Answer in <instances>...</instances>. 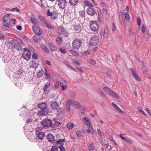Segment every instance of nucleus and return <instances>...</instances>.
Returning <instances> with one entry per match:
<instances>
[{"label":"nucleus","instance_id":"f257e3e1","mask_svg":"<svg viewBox=\"0 0 151 151\" xmlns=\"http://www.w3.org/2000/svg\"><path fill=\"white\" fill-rule=\"evenodd\" d=\"M11 19L6 15L4 16L3 18V22L4 26L2 27L3 29H5L6 27H9L10 24Z\"/></svg>","mask_w":151,"mask_h":151},{"label":"nucleus","instance_id":"f03ea898","mask_svg":"<svg viewBox=\"0 0 151 151\" xmlns=\"http://www.w3.org/2000/svg\"><path fill=\"white\" fill-rule=\"evenodd\" d=\"M82 43V41L79 39L75 38L73 42V47L74 49H78L80 47Z\"/></svg>","mask_w":151,"mask_h":151},{"label":"nucleus","instance_id":"7ed1b4c3","mask_svg":"<svg viewBox=\"0 0 151 151\" xmlns=\"http://www.w3.org/2000/svg\"><path fill=\"white\" fill-rule=\"evenodd\" d=\"M104 89L107 93L110 95L113 98H116L117 99H119V97L118 95L114 91L111 90L110 88L107 87H104Z\"/></svg>","mask_w":151,"mask_h":151},{"label":"nucleus","instance_id":"20e7f679","mask_svg":"<svg viewBox=\"0 0 151 151\" xmlns=\"http://www.w3.org/2000/svg\"><path fill=\"white\" fill-rule=\"evenodd\" d=\"M41 124L44 127H50L52 125V123L50 119H45L41 122Z\"/></svg>","mask_w":151,"mask_h":151},{"label":"nucleus","instance_id":"39448f33","mask_svg":"<svg viewBox=\"0 0 151 151\" xmlns=\"http://www.w3.org/2000/svg\"><path fill=\"white\" fill-rule=\"evenodd\" d=\"M90 27L92 31H96L99 28V24L98 22L96 21L91 22L90 24Z\"/></svg>","mask_w":151,"mask_h":151},{"label":"nucleus","instance_id":"423d86ee","mask_svg":"<svg viewBox=\"0 0 151 151\" xmlns=\"http://www.w3.org/2000/svg\"><path fill=\"white\" fill-rule=\"evenodd\" d=\"M57 2L58 5L60 9H64L67 6V2L66 0H58Z\"/></svg>","mask_w":151,"mask_h":151},{"label":"nucleus","instance_id":"0eeeda50","mask_svg":"<svg viewBox=\"0 0 151 151\" xmlns=\"http://www.w3.org/2000/svg\"><path fill=\"white\" fill-rule=\"evenodd\" d=\"M39 129L38 128H37L35 129V134L37 135L39 139L42 140L44 137L45 134L44 132H39L38 131Z\"/></svg>","mask_w":151,"mask_h":151},{"label":"nucleus","instance_id":"6e6552de","mask_svg":"<svg viewBox=\"0 0 151 151\" xmlns=\"http://www.w3.org/2000/svg\"><path fill=\"white\" fill-rule=\"evenodd\" d=\"M99 40L98 37L96 35L92 36L91 37V40L90 43L91 45H95L99 42Z\"/></svg>","mask_w":151,"mask_h":151},{"label":"nucleus","instance_id":"1a4fd4ad","mask_svg":"<svg viewBox=\"0 0 151 151\" xmlns=\"http://www.w3.org/2000/svg\"><path fill=\"white\" fill-rule=\"evenodd\" d=\"M23 42L21 40L19 39H18L17 40V42L15 44L16 49L18 50H21L22 49V46L23 44Z\"/></svg>","mask_w":151,"mask_h":151},{"label":"nucleus","instance_id":"9d476101","mask_svg":"<svg viewBox=\"0 0 151 151\" xmlns=\"http://www.w3.org/2000/svg\"><path fill=\"white\" fill-rule=\"evenodd\" d=\"M53 12H51L50 9H48L46 12L47 16L51 17V19L53 20H55L57 18V16L55 15Z\"/></svg>","mask_w":151,"mask_h":151},{"label":"nucleus","instance_id":"9b49d317","mask_svg":"<svg viewBox=\"0 0 151 151\" xmlns=\"http://www.w3.org/2000/svg\"><path fill=\"white\" fill-rule=\"evenodd\" d=\"M87 14L91 16H93L96 13L95 10L91 7H88L86 10Z\"/></svg>","mask_w":151,"mask_h":151},{"label":"nucleus","instance_id":"f8f14e48","mask_svg":"<svg viewBox=\"0 0 151 151\" xmlns=\"http://www.w3.org/2000/svg\"><path fill=\"white\" fill-rule=\"evenodd\" d=\"M129 69L131 72L133 76L135 79L137 81H140L141 80L140 78L138 76L134 70L132 68H130Z\"/></svg>","mask_w":151,"mask_h":151},{"label":"nucleus","instance_id":"ddd939ff","mask_svg":"<svg viewBox=\"0 0 151 151\" xmlns=\"http://www.w3.org/2000/svg\"><path fill=\"white\" fill-rule=\"evenodd\" d=\"M129 69L131 72L133 76L135 79L137 81H140L141 80L140 78L138 76L134 70L132 68H130Z\"/></svg>","mask_w":151,"mask_h":151},{"label":"nucleus","instance_id":"4468645a","mask_svg":"<svg viewBox=\"0 0 151 151\" xmlns=\"http://www.w3.org/2000/svg\"><path fill=\"white\" fill-rule=\"evenodd\" d=\"M6 44L9 49H12L15 47V43L13 40L8 41Z\"/></svg>","mask_w":151,"mask_h":151},{"label":"nucleus","instance_id":"2eb2a0df","mask_svg":"<svg viewBox=\"0 0 151 151\" xmlns=\"http://www.w3.org/2000/svg\"><path fill=\"white\" fill-rule=\"evenodd\" d=\"M32 28L33 31L36 34L40 35L42 34V32L40 28L34 25L32 26Z\"/></svg>","mask_w":151,"mask_h":151},{"label":"nucleus","instance_id":"dca6fc26","mask_svg":"<svg viewBox=\"0 0 151 151\" xmlns=\"http://www.w3.org/2000/svg\"><path fill=\"white\" fill-rule=\"evenodd\" d=\"M58 32L59 33L63 34L65 36L68 35V33L67 31L63 27H61L58 29Z\"/></svg>","mask_w":151,"mask_h":151},{"label":"nucleus","instance_id":"f3484780","mask_svg":"<svg viewBox=\"0 0 151 151\" xmlns=\"http://www.w3.org/2000/svg\"><path fill=\"white\" fill-rule=\"evenodd\" d=\"M83 120L84 121L85 124L88 128H90L92 126V124L91 123V121L88 118L85 117H84Z\"/></svg>","mask_w":151,"mask_h":151},{"label":"nucleus","instance_id":"a211bd4d","mask_svg":"<svg viewBox=\"0 0 151 151\" xmlns=\"http://www.w3.org/2000/svg\"><path fill=\"white\" fill-rule=\"evenodd\" d=\"M119 136L125 142H128L129 143L131 144H132L133 143V142L132 140L129 138L123 137L121 134H119Z\"/></svg>","mask_w":151,"mask_h":151},{"label":"nucleus","instance_id":"6ab92c4d","mask_svg":"<svg viewBox=\"0 0 151 151\" xmlns=\"http://www.w3.org/2000/svg\"><path fill=\"white\" fill-rule=\"evenodd\" d=\"M48 112V110L47 109L43 110L42 111H40L37 113V115L40 117L41 116L46 115Z\"/></svg>","mask_w":151,"mask_h":151},{"label":"nucleus","instance_id":"aec40b11","mask_svg":"<svg viewBox=\"0 0 151 151\" xmlns=\"http://www.w3.org/2000/svg\"><path fill=\"white\" fill-rule=\"evenodd\" d=\"M51 106L53 109L57 110L59 109V104L56 101L52 102L51 104Z\"/></svg>","mask_w":151,"mask_h":151},{"label":"nucleus","instance_id":"412c9836","mask_svg":"<svg viewBox=\"0 0 151 151\" xmlns=\"http://www.w3.org/2000/svg\"><path fill=\"white\" fill-rule=\"evenodd\" d=\"M41 48L47 53H49V51L47 46L45 44H40Z\"/></svg>","mask_w":151,"mask_h":151},{"label":"nucleus","instance_id":"4be33fe9","mask_svg":"<svg viewBox=\"0 0 151 151\" xmlns=\"http://www.w3.org/2000/svg\"><path fill=\"white\" fill-rule=\"evenodd\" d=\"M30 53H31L30 51H28L27 53L24 56V54H23L22 55V57L24 59L27 60H28L30 59Z\"/></svg>","mask_w":151,"mask_h":151},{"label":"nucleus","instance_id":"5701e85b","mask_svg":"<svg viewBox=\"0 0 151 151\" xmlns=\"http://www.w3.org/2000/svg\"><path fill=\"white\" fill-rule=\"evenodd\" d=\"M50 82H47L44 85L42 88V90L44 91H47L48 89L50 87Z\"/></svg>","mask_w":151,"mask_h":151},{"label":"nucleus","instance_id":"b1692460","mask_svg":"<svg viewBox=\"0 0 151 151\" xmlns=\"http://www.w3.org/2000/svg\"><path fill=\"white\" fill-rule=\"evenodd\" d=\"M38 107L41 110H45L47 108V105L45 102H43L39 104Z\"/></svg>","mask_w":151,"mask_h":151},{"label":"nucleus","instance_id":"393cba45","mask_svg":"<svg viewBox=\"0 0 151 151\" xmlns=\"http://www.w3.org/2000/svg\"><path fill=\"white\" fill-rule=\"evenodd\" d=\"M109 29L107 26L105 27L104 28L103 34V37L104 38L106 37L109 35Z\"/></svg>","mask_w":151,"mask_h":151},{"label":"nucleus","instance_id":"a878e982","mask_svg":"<svg viewBox=\"0 0 151 151\" xmlns=\"http://www.w3.org/2000/svg\"><path fill=\"white\" fill-rule=\"evenodd\" d=\"M38 64L36 63L35 60L32 61L30 65V67L35 69L38 67Z\"/></svg>","mask_w":151,"mask_h":151},{"label":"nucleus","instance_id":"bb28decb","mask_svg":"<svg viewBox=\"0 0 151 151\" xmlns=\"http://www.w3.org/2000/svg\"><path fill=\"white\" fill-rule=\"evenodd\" d=\"M65 141V140L64 139H60L58 140L56 142L57 144L58 145H60V146H63L64 145V142Z\"/></svg>","mask_w":151,"mask_h":151},{"label":"nucleus","instance_id":"cd10ccee","mask_svg":"<svg viewBox=\"0 0 151 151\" xmlns=\"http://www.w3.org/2000/svg\"><path fill=\"white\" fill-rule=\"evenodd\" d=\"M78 3V0H69V3L72 6L76 5Z\"/></svg>","mask_w":151,"mask_h":151},{"label":"nucleus","instance_id":"c85d7f7f","mask_svg":"<svg viewBox=\"0 0 151 151\" xmlns=\"http://www.w3.org/2000/svg\"><path fill=\"white\" fill-rule=\"evenodd\" d=\"M47 138L48 141L50 142H52L54 140V137L51 134H48Z\"/></svg>","mask_w":151,"mask_h":151},{"label":"nucleus","instance_id":"c756f323","mask_svg":"<svg viewBox=\"0 0 151 151\" xmlns=\"http://www.w3.org/2000/svg\"><path fill=\"white\" fill-rule=\"evenodd\" d=\"M63 63L65 65H66L69 68L72 69L74 71L76 72V70L72 66H71L70 65L68 64L67 62H65V61H63Z\"/></svg>","mask_w":151,"mask_h":151},{"label":"nucleus","instance_id":"7c9ffc66","mask_svg":"<svg viewBox=\"0 0 151 151\" xmlns=\"http://www.w3.org/2000/svg\"><path fill=\"white\" fill-rule=\"evenodd\" d=\"M74 29L76 32H79L81 30V27L80 25H75L74 26Z\"/></svg>","mask_w":151,"mask_h":151},{"label":"nucleus","instance_id":"2f4dec72","mask_svg":"<svg viewBox=\"0 0 151 151\" xmlns=\"http://www.w3.org/2000/svg\"><path fill=\"white\" fill-rule=\"evenodd\" d=\"M30 19L33 24L35 25L37 24V20L33 16H31Z\"/></svg>","mask_w":151,"mask_h":151},{"label":"nucleus","instance_id":"473e14b6","mask_svg":"<svg viewBox=\"0 0 151 151\" xmlns=\"http://www.w3.org/2000/svg\"><path fill=\"white\" fill-rule=\"evenodd\" d=\"M100 140L101 142L104 145H107L108 144L107 141L104 138L101 137L100 138Z\"/></svg>","mask_w":151,"mask_h":151},{"label":"nucleus","instance_id":"72a5a7b5","mask_svg":"<svg viewBox=\"0 0 151 151\" xmlns=\"http://www.w3.org/2000/svg\"><path fill=\"white\" fill-rule=\"evenodd\" d=\"M44 73V71L43 70L41 69L37 73V76L39 78H40L42 76L43 73Z\"/></svg>","mask_w":151,"mask_h":151},{"label":"nucleus","instance_id":"f704fd0d","mask_svg":"<svg viewBox=\"0 0 151 151\" xmlns=\"http://www.w3.org/2000/svg\"><path fill=\"white\" fill-rule=\"evenodd\" d=\"M58 85L60 84V85H62V90L63 91H64L68 87V86L66 85H63V83H62L61 82L58 81Z\"/></svg>","mask_w":151,"mask_h":151},{"label":"nucleus","instance_id":"c9c22d12","mask_svg":"<svg viewBox=\"0 0 151 151\" xmlns=\"http://www.w3.org/2000/svg\"><path fill=\"white\" fill-rule=\"evenodd\" d=\"M49 47L51 50L55 51L56 50V48L55 46L51 44H49Z\"/></svg>","mask_w":151,"mask_h":151},{"label":"nucleus","instance_id":"e433bc0d","mask_svg":"<svg viewBox=\"0 0 151 151\" xmlns=\"http://www.w3.org/2000/svg\"><path fill=\"white\" fill-rule=\"evenodd\" d=\"M23 71L22 69H19L18 70L16 71L15 73L18 76H20L23 73Z\"/></svg>","mask_w":151,"mask_h":151},{"label":"nucleus","instance_id":"4c0bfd02","mask_svg":"<svg viewBox=\"0 0 151 151\" xmlns=\"http://www.w3.org/2000/svg\"><path fill=\"white\" fill-rule=\"evenodd\" d=\"M124 14V12H123V11H121L119 13V19L121 18H122L123 20H124V19L123 17Z\"/></svg>","mask_w":151,"mask_h":151},{"label":"nucleus","instance_id":"58836bf2","mask_svg":"<svg viewBox=\"0 0 151 151\" xmlns=\"http://www.w3.org/2000/svg\"><path fill=\"white\" fill-rule=\"evenodd\" d=\"M33 39L35 41L37 42L40 41V38L39 37H37V35H35Z\"/></svg>","mask_w":151,"mask_h":151},{"label":"nucleus","instance_id":"ea45409f","mask_svg":"<svg viewBox=\"0 0 151 151\" xmlns=\"http://www.w3.org/2000/svg\"><path fill=\"white\" fill-rule=\"evenodd\" d=\"M88 149L89 150H91L94 149L95 147L93 144H91L89 145Z\"/></svg>","mask_w":151,"mask_h":151},{"label":"nucleus","instance_id":"a19ab883","mask_svg":"<svg viewBox=\"0 0 151 151\" xmlns=\"http://www.w3.org/2000/svg\"><path fill=\"white\" fill-rule=\"evenodd\" d=\"M73 127V123H69L67 125V127L69 129H71Z\"/></svg>","mask_w":151,"mask_h":151},{"label":"nucleus","instance_id":"79ce46f5","mask_svg":"<svg viewBox=\"0 0 151 151\" xmlns=\"http://www.w3.org/2000/svg\"><path fill=\"white\" fill-rule=\"evenodd\" d=\"M56 40L57 44L58 45H60L61 43L62 38L61 37H58Z\"/></svg>","mask_w":151,"mask_h":151},{"label":"nucleus","instance_id":"37998d69","mask_svg":"<svg viewBox=\"0 0 151 151\" xmlns=\"http://www.w3.org/2000/svg\"><path fill=\"white\" fill-rule=\"evenodd\" d=\"M91 130H90L89 129L88 130H87V132L88 133H89L90 132H91L92 134H95L94 132V129L91 126Z\"/></svg>","mask_w":151,"mask_h":151},{"label":"nucleus","instance_id":"c03bdc74","mask_svg":"<svg viewBox=\"0 0 151 151\" xmlns=\"http://www.w3.org/2000/svg\"><path fill=\"white\" fill-rule=\"evenodd\" d=\"M126 20H128L129 19V15L128 13L126 12L124 14Z\"/></svg>","mask_w":151,"mask_h":151},{"label":"nucleus","instance_id":"a18cd8bd","mask_svg":"<svg viewBox=\"0 0 151 151\" xmlns=\"http://www.w3.org/2000/svg\"><path fill=\"white\" fill-rule=\"evenodd\" d=\"M90 52L89 50H87L82 53V54L84 56L88 55H90Z\"/></svg>","mask_w":151,"mask_h":151},{"label":"nucleus","instance_id":"49530a36","mask_svg":"<svg viewBox=\"0 0 151 151\" xmlns=\"http://www.w3.org/2000/svg\"><path fill=\"white\" fill-rule=\"evenodd\" d=\"M46 27L49 29H54V27L52 26H51V25L47 23V24H45Z\"/></svg>","mask_w":151,"mask_h":151},{"label":"nucleus","instance_id":"de8ad7c7","mask_svg":"<svg viewBox=\"0 0 151 151\" xmlns=\"http://www.w3.org/2000/svg\"><path fill=\"white\" fill-rule=\"evenodd\" d=\"M137 21L138 25L139 26L141 24V19L139 17H137Z\"/></svg>","mask_w":151,"mask_h":151},{"label":"nucleus","instance_id":"09e8293b","mask_svg":"<svg viewBox=\"0 0 151 151\" xmlns=\"http://www.w3.org/2000/svg\"><path fill=\"white\" fill-rule=\"evenodd\" d=\"M46 4V1H41V6L43 7H44L45 5Z\"/></svg>","mask_w":151,"mask_h":151},{"label":"nucleus","instance_id":"8fccbe9b","mask_svg":"<svg viewBox=\"0 0 151 151\" xmlns=\"http://www.w3.org/2000/svg\"><path fill=\"white\" fill-rule=\"evenodd\" d=\"M58 147L56 146H52L50 151H57Z\"/></svg>","mask_w":151,"mask_h":151},{"label":"nucleus","instance_id":"3c124183","mask_svg":"<svg viewBox=\"0 0 151 151\" xmlns=\"http://www.w3.org/2000/svg\"><path fill=\"white\" fill-rule=\"evenodd\" d=\"M69 51L71 54L74 55H77L78 54L77 52L73 50H70Z\"/></svg>","mask_w":151,"mask_h":151},{"label":"nucleus","instance_id":"603ef678","mask_svg":"<svg viewBox=\"0 0 151 151\" xmlns=\"http://www.w3.org/2000/svg\"><path fill=\"white\" fill-rule=\"evenodd\" d=\"M73 105L76 106H78L77 107H79L80 106V104L79 103L74 101H73Z\"/></svg>","mask_w":151,"mask_h":151},{"label":"nucleus","instance_id":"864d4df0","mask_svg":"<svg viewBox=\"0 0 151 151\" xmlns=\"http://www.w3.org/2000/svg\"><path fill=\"white\" fill-rule=\"evenodd\" d=\"M70 95L71 97L74 98L76 96V93L73 92H71L70 93Z\"/></svg>","mask_w":151,"mask_h":151},{"label":"nucleus","instance_id":"5fc2aeb1","mask_svg":"<svg viewBox=\"0 0 151 151\" xmlns=\"http://www.w3.org/2000/svg\"><path fill=\"white\" fill-rule=\"evenodd\" d=\"M11 11H16L17 12H20L19 9L17 7L13 8L12 9Z\"/></svg>","mask_w":151,"mask_h":151},{"label":"nucleus","instance_id":"6e6d98bb","mask_svg":"<svg viewBox=\"0 0 151 151\" xmlns=\"http://www.w3.org/2000/svg\"><path fill=\"white\" fill-rule=\"evenodd\" d=\"M73 101H73L71 100L70 99H69L68 100V101L66 103H67L68 104H69L70 105H71L72 104H73Z\"/></svg>","mask_w":151,"mask_h":151},{"label":"nucleus","instance_id":"4d7b16f0","mask_svg":"<svg viewBox=\"0 0 151 151\" xmlns=\"http://www.w3.org/2000/svg\"><path fill=\"white\" fill-rule=\"evenodd\" d=\"M73 63L74 65H77L79 66L81 65L80 63L77 61H74L73 62Z\"/></svg>","mask_w":151,"mask_h":151},{"label":"nucleus","instance_id":"13d9d810","mask_svg":"<svg viewBox=\"0 0 151 151\" xmlns=\"http://www.w3.org/2000/svg\"><path fill=\"white\" fill-rule=\"evenodd\" d=\"M45 75L47 77V78L49 79H50V75L48 73H47V70L45 68Z\"/></svg>","mask_w":151,"mask_h":151},{"label":"nucleus","instance_id":"bf43d9fd","mask_svg":"<svg viewBox=\"0 0 151 151\" xmlns=\"http://www.w3.org/2000/svg\"><path fill=\"white\" fill-rule=\"evenodd\" d=\"M58 147L60 151H65V148L63 146H58Z\"/></svg>","mask_w":151,"mask_h":151},{"label":"nucleus","instance_id":"052dcab7","mask_svg":"<svg viewBox=\"0 0 151 151\" xmlns=\"http://www.w3.org/2000/svg\"><path fill=\"white\" fill-rule=\"evenodd\" d=\"M54 122H55L54 124H56V125H60L61 124V123H60L58 121H57V120H54Z\"/></svg>","mask_w":151,"mask_h":151},{"label":"nucleus","instance_id":"680f3d73","mask_svg":"<svg viewBox=\"0 0 151 151\" xmlns=\"http://www.w3.org/2000/svg\"><path fill=\"white\" fill-rule=\"evenodd\" d=\"M59 50L60 52L63 54H65L66 53V51L65 49L60 48L59 49Z\"/></svg>","mask_w":151,"mask_h":151},{"label":"nucleus","instance_id":"e2e57ef3","mask_svg":"<svg viewBox=\"0 0 151 151\" xmlns=\"http://www.w3.org/2000/svg\"><path fill=\"white\" fill-rule=\"evenodd\" d=\"M97 131L98 135L100 137H101L102 135V132L100 130L98 129H97Z\"/></svg>","mask_w":151,"mask_h":151},{"label":"nucleus","instance_id":"0e129e2a","mask_svg":"<svg viewBox=\"0 0 151 151\" xmlns=\"http://www.w3.org/2000/svg\"><path fill=\"white\" fill-rule=\"evenodd\" d=\"M116 28V25L114 23H113L112 24V29L113 31H115Z\"/></svg>","mask_w":151,"mask_h":151},{"label":"nucleus","instance_id":"69168bd1","mask_svg":"<svg viewBox=\"0 0 151 151\" xmlns=\"http://www.w3.org/2000/svg\"><path fill=\"white\" fill-rule=\"evenodd\" d=\"M145 29H146L145 26L144 25H143L141 29V31L142 32L144 33L145 32Z\"/></svg>","mask_w":151,"mask_h":151},{"label":"nucleus","instance_id":"338daca9","mask_svg":"<svg viewBox=\"0 0 151 151\" xmlns=\"http://www.w3.org/2000/svg\"><path fill=\"white\" fill-rule=\"evenodd\" d=\"M66 108L67 109H68L69 111H70V106L71 105H70L69 104H68L67 103H66Z\"/></svg>","mask_w":151,"mask_h":151},{"label":"nucleus","instance_id":"774afa93","mask_svg":"<svg viewBox=\"0 0 151 151\" xmlns=\"http://www.w3.org/2000/svg\"><path fill=\"white\" fill-rule=\"evenodd\" d=\"M84 14L85 12L84 11H81L80 12L79 14L81 16V17H84Z\"/></svg>","mask_w":151,"mask_h":151}]
</instances>
